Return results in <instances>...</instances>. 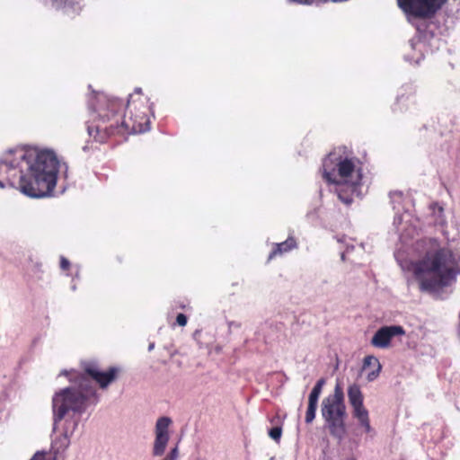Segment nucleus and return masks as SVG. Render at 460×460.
<instances>
[{"label": "nucleus", "mask_w": 460, "mask_h": 460, "mask_svg": "<svg viewBox=\"0 0 460 460\" xmlns=\"http://www.w3.org/2000/svg\"><path fill=\"white\" fill-rule=\"evenodd\" d=\"M60 163L50 150L10 151L0 161V173L7 175V184L13 186L19 178V189L30 198H44L52 194L57 184Z\"/></svg>", "instance_id": "obj_1"}, {"label": "nucleus", "mask_w": 460, "mask_h": 460, "mask_svg": "<svg viewBox=\"0 0 460 460\" xmlns=\"http://www.w3.org/2000/svg\"><path fill=\"white\" fill-rule=\"evenodd\" d=\"M99 395L85 377H81L77 387H66L57 392L52 398L53 432L64 420L62 430L51 440L49 454L38 451L31 460H65L70 438L78 427L81 415L88 406L96 405Z\"/></svg>", "instance_id": "obj_2"}, {"label": "nucleus", "mask_w": 460, "mask_h": 460, "mask_svg": "<svg viewBox=\"0 0 460 460\" xmlns=\"http://www.w3.org/2000/svg\"><path fill=\"white\" fill-rule=\"evenodd\" d=\"M421 257L411 262V270L420 290L442 298L444 288L456 282L460 275V256L441 246L437 238H423L416 243Z\"/></svg>", "instance_id": "obj_3"}, {"label": "nucleus", "mask_w": 460, "mask_h": 460, "mask_svg": "<svg viewBox=\"0 0 460 460\" xmlns=\"http://www.w3.org/2000/svg\"><path fill=\"white\" fill-rule=\"evenodd\" d=\"M123 102L117 98L109 97L103 93H97L88 102L89 110L98 117L99 123L87 126L90 137L98 142H104L109 136L128 133V126L124 120L119 123V111Z\"/></svg>", "instance_id": "obj_4"}, {"label": "nucleus", "mask_w": 460, "mask_h": 460, "mask_svg": "<svg viewBox=\"0 0 460 460\" xmlns=\"http://www.w3.org/2000/svg\"><path fill=\"white\" fill-rule=\"evenodd\" d=\"M321 414L329 434L340 442L342 441L347 433L345 424L347 411L344 393L340 384H336L333 394L322 401Z\"/></svg>", "instance_id": "obj_5"}, {"label": "nucleus", "mask_w": 460, "mask_h": 460, "mask_svg": "<svg viewBox=\"0 0 460 460\" xmlns=\"http://www.w3.org/2000/svg\"><path fill=\"white\" fill-rule=\"evenodd\" d=\"M323 177L329 183L348 185L351 191L361 184V169L356 170L351 159L337 156L335 152H331L323 161Z\"/></svg>", "instance_id": "obj_6"}, {"label": "nucleus", "mask_w": 460, "mask_h": 460, "mask_svg": "<svg viewBox=\"0 0 460 460\" xmlns=\"http://www.w3.org/2000/svg\"><path fill=\"white\" fill-rule=\"evenodd\" d=\"M447 0H397L399 8L411 23L415 19L431 18Z\"/></svg>", "instance_id": "obj_7"}, {"label": "nucleus", "mask_w": 460, "mask_h": 460, "mask_svg": "<svg viewBox=\"0 0 460 460\" xmlns=\"http://www.w3.org/2000/svg\"><path fill=\"white\" fill-rule=\"evenodd\" d=\"M348 398L350 405L353 408V416L356 418L359 425L364 428L367 433L372 430L368 411L363 404V394L360 387L354 384L348 388Z\"/></svg>", "instance_id": "obj_8"}, {"label": "nucleus", "mask_w": 460, "mask_h": 460, "mask_svg": "<svg viewBox=\"0 0 460 460\" xmlns=\"http://www.w3.org/2000/svg\"><path fill=\"white\" fill-rule=\"evenodd\" d=\"M85 374H80L76 376V382L74 385H71L70 387H77L79 385V381L81 377H85L87 380L92 382L88 376H90L93 380H94L96 383L99 384L100 387L104 389L108 387V385L112 383L115 378L116 375L118 373V369L116 367H111L108 371L103 372L100 371L96 365L94 364H88L84 367ZM92 386L95 388L91 383ZM96 391V389H94Z\"/></svg>", "instance_id": "obj_9"}, {"label": "nucleus", "mask_w": 460, "mask_h": 460, "mask_svg": "<svg viewBox=\"0 0 460 460\" xmlns=\"http://www.w3.org/2000/svg\"><path fill=\"white\" fill-rule=\"evenodd\" d=\"M169 417L163 416L157 419L155 426V440L152 454L154 456H162L170 440L169 428L172 424Z\"/></svg>", "instance_id": "obj_10"}, {"label": "nucleus", "mask_w": 460, "mask_h": 460, "mask_svg": "<svg viewBox=\"0 0 460 460\" xmlns=\"http://www.w3.org/2000/svg\"><path fill=\"white\" fill-rule=\"evenodd\" d=\"M405 331L400 325H389L379 328L371 339V344L379 349L390 346L391 340L395 336L404 335Z\"/></svg>", "instance_id": "obj_11"}, {"label": "nucleus", "mask_w": 460, "mask_h": 460, "mask_svg": "<svg viewBox=\"0 0 460 460\" xmlns=\"http://www.w3.org/2000/svg\"><path fill=\"white\" fill-rule=\"evenodd\" d=\"M296 247V242L295 238L288 237L286 241L276 243L275 248L270 253L269 259H272L277 255H281L284 252H288Z\"/></svg>", "instance_id": "obj_12"}, {"label": "nucleus", "mask_w": 460, "mask_h": 460, "mask_svg": "<svg viewBox=\"0 0 460 460\" xmlns=\"http://www.w3.org/2000/svg\"><path fill=\"white\" fill-rule=\"evenodd\" d=\"M81 0H44L45 4H48L55 9H59L66 6L74 7L78 4Z\"/></svg>", "instance_id": "obj_13"}, {"label": "nucleus", "mask_w": 460, "mask_h": 460, "mask_svg": "<svg viewBox=\"0 0 460 460\" xmlns=\"http://www.w3.org/2000/svg\"><path fill=\"white\" fill-rule=\"evenodd\" d=\"M340 187V189L337 190V194H338V198L339 199L343 202L344 204L346 205H349L352 203L353 201V199L351 197V194H349V193H345L343 191V190L341 189V185H338Z\"/></svg>", "instance_id": "obj_14"}, {"label": "nucleus", "mask_w": 460, "mask_h": 460, "mask_svg": "<svg viewBox=\"0 0 460 460\" xmlns=\"http://www.w3.org/2000/svg\"><path fill=\"white\" fill-rule=\"evenodd\" d=\"M316 410H317V406L308 404L307 410L305 412V420L307 424L312 423L314 421V420L315 419Z\"/></svg>", "instance_id": "obj_15"}, {"label": "nucleus", "mask_w": 460, "mask_h": 460, "mask_svg": "<svg viewBox=\"0 0 460 460\" xmlns=\"http://www.w3.org/2000/svg\"><path fill=\"white\" fill-rule=\"evenodd\" d=\"M377 364H380L378 358L373 355H368L364 358L362 368L365 369L372 365L376 367Z\"/></svg>", "instance_id": "obj_16"}, {"label": "nucleus", "mask_w": 460, "mask_h": 460, "mask_svg": "<svg viewBox=\"0 0 460 460\" xmlns=\"http://www.w3.org/2000/svg\"><path fill=\"white\" fill-rule=\"evenodd\" d=\"M381 370H382V366L381 364H377V366L375 367V369H373L372 371H370L367 376V380L368 382H373L375 381L380 375L381 373Z\"/></svg>", "instance_id": "obj_17"}, {"label": "nucleus", "mask_w": 460, "mask_h": 460, "mask_svg": "<svg viewBox=\"0 0 460 460\" xmlns=\"http://www.w3.org/2000/svg\"><path fill=\"white\" fill-rule=\"evenodd\" d=\"M282 435V429L279 426L271 428L269 430V436L275 441H279Z\"/></svg>", "instance_id": "obj_18"}, {"label": "nucleus", "mask_w": 460, "mask_h": 460, "mask_svg": "<svg viewBox=\"0 0 460 460\" xmlns=\"http://www.w3.org/2000/svg\"><path fill=\"white\" fill-rule=\"evenodd\" d=\"M325 383H326V381L324 378H320L316 382V384L314 385V386L313 387L311 392L320 397V395L322 394L323 387L325 385Z\"/></svg>", "instance_id": "obj_19"}, {"label": "nucleus", "mask_w": 460, "mask_h": 460, "mask_svg": "<svg viewBox=\"0 0 460 460\" xmlns=\"http://www.w3.org/2000/svg\"><path fill=\"white\" fill-rule=\"evenodd\" d=\"M290 2H293V3H296V4H322V3H326L328 2L329 0H289Z\"/></svg>", "instance_id": "obj_20"}, {"label": "nucleus", "mask_w": 460, "mask_h": 460, "mask_svg": "<svg viewBox=\"0 0 460 460\" xmlns=\"http://www.w3.org/2000/svg\"><path fill=\"white\" fill-rule=\"evenodd\" d=\"M187 316L184 314H179L176 317V323L180 326H185L187 324Z\"/></svg>", "instance_id": "obj_21"}, {"label": "nucleus", "mask_w": 460, "mask_h": 460, "mask_svg": "<svg viewBox=\"0 0 460 460\" xmlns=\"http://www.w3.org/2000/svg\"><path fill=\"white\" fill-rule=\"evenodd\" d=\"M318 400H319V396L311 392L309 394V397H308V404L317 406Z\"/></svg>", "instance_id": "obj_22"}, {"label": "nucleus", "mask_w": 460, "mask_h": 460, "mask_svg": "<svg viewBox=\"0 0 460 460\" xmlns=\"http://www.w3.org/2000/svg\"><path fill=\"white\" fill-rule=\"evenodd\" d=\"M69 267H70V261L66 258L61 256V258H60V268L63 270H68Z\"/></svg>", "instance_id": "obj_23"}, {"label": "nucleus", "mask_w": 460, "mask_h": 460, "mask_svg": "<svg viewBox=\"0 0 460 460\" xmlns=\"http://www.w3.org/2000/svg\"><path fill=\"white\" fill-rule=\"evenodd\" d=\"M402 196V194L401 191L390 192V198L392 199V202H394L395 199L401 200Z\"/></svg>", "instance_id": "obj_24"}, {"label": "nucleus", "mask_w": 460, "mask_h": 460, "mask_svg": "<svg viewBox=\"0 0 460 460\" xmlns=\"http://www.w3.org/2000/svg\"><path fill=\"white\" fill-rule=\"evenodd\" d=\"M228 328H229V330L239 329V328H241V323L235 322V321H230V322H228Z\"/></svg>", "instance_id": "obj_25"}, {"label": "nucleus", "mask_w": 460, "mask_h": 460, "mask_svg": "<svg viewBox=\"0 0 460 460\" xmlns=\"http://www.w3.org/2000/svg\"><path fill=\"white\" fill-rule=\"evenodd\" d=\"M402 216L400 214H396L394 218V225L399 226L402 224Z\"/></svg>", "instance_id": "obj_26"}, {"label": "nucleus", "mask_w": 460, "mask_h": 460, "mask_svg": "<svg viewBox=\"0 0 460 460\" xmlns=\"http://www.w3.org/2000/svg\"><path fill=\"white\" fill-rule=\"evenodd\" d=\"M155 348V343L154 342H151L148 346V351H152Z\"/></svg>", "instance_id": "obj_27"}, {"label": "nucleus", "mask_w": 460, "mask_h": 460, "mask_svg": "<svg viewBox=\"0 0 460 460\" xmlns=\"http://www.w3.org/2000/svg\"><path fill=\"white\" fill-rule=\"evenodd\" d=\"M5 183L3 181H0V188H4L5 187Z\"/></svg>", "instance_id": "obj_28"}, {"label": "nucleus", "mask_w": 460, "mask_h": 460, "mask_svg": "<svg viewBox=\"0 0 460 460\" xmlns=\"http://www.w3.org/2000/svg\"><path fill=\"white\" fill-rule=\"evenodd\" d=\"M410 44H411V48L413 49L414 48V41H413V40H410Z\"/></svg>", "instance_id": "obj_29"}, {"label": "nucleus", "mask_w": 460, "mask_h": 460, "mask_svg": "<svg viewBox=\"0 0 460 460\" xmlns=\"http://www.w3.org/2000/svg\"><path fill=\"white\" fill-rule=\"evenodd\" d=\"M135 91H136V93H141V88H137Z\"/></svg>", "instance_id": "obj_30"}, {"label": "nucleus", "mask_w": 460, "mask_h": 460, "mask_svg": "<svg viewBox=\"0 0 460 460\" xmlns=\"http://www.w3.org/2000/svg\"><path fill=\"white\" fill-rule=\"evenodd\" d=\"M61 374L66 376L67 375V371L64 370Z\"/></svg>", "instance_id": "obj_31"}, {"label": "nucleus", "mask_w": 460, "mask_h": 460, "mask_svg": "<svg viewBox=\"0 0 460 460\" xmlns=\"http://www.w3.org/2000/svg\"><path fill=\"white\" fill-rule=\"evenodd\" d=\"M341 259L344 261L345 260V255L344 253H341Z\"/></svg>", "instance_id": "obj_32"}, {"label": "nucleus", "mask_w": 460, "mask_h": 460, "mask_svg": "<svg viewBox=\"0 0 460 460\" xmlns=\"http://www.w3.org/2000/svg\"><path fill=\"white\" fill-rule=\"evenodd\" d=\"M136 131H137V130L133 128V132H132V133H133V134H136V133H137Z\"/></svg>", "instance_id": "obj_33"}, {"label": "nucleus", "mask_w": 460, "mask_h": 460, "mask_svg": "<svg viewBox=\"0 0 460 460\" xmlns=\"http://www.w3.org/2000/svg\"><path fill=\"white\" fill-rule=\"evenodd\" d=\"M347 460H355V459H354V458H349V459H347Z\"/></svg>", "instance_id": "obj_34"}, {"label": "nucleus", "mask_w": 460, "mask_h": 460, "mask_svg": "<svg viewBox=\"0 0 460 460\" xmlns=\"http://www.w3.org/2000/svg\"><path fill=\"white\" fill-rule=\"evenodd\" d=\"M270 460H275V458H274V457H271Z\"/></svg>", "instance_id": "obj_35"}]
</instances>
